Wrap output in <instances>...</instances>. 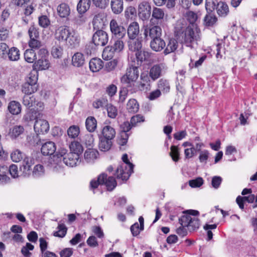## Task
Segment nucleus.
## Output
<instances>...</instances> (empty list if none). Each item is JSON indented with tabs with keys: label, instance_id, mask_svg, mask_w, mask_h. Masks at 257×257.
Instances as JSON below:
<instances>
[{
	"label": "nucleus",
	"instance_id": "1",
	"mask_svg": "<svg viewBox=\"0 0 257 257\" xmlns=\"http://www.w3.org/2000/svg\"><path fill=\"white\" fill-rule=\"evenodd\" d=\"M194 29V28L190 26L186 27L185 30H178L176 28L175 32V36L181 43L186 45L187 47H192V44L200 39L197 28H195L196 31Z\"/></svg>",
	"mask_w": 257,
	"mask_h": 257
},
{
	"label": "nucleus",
	"instance_id": "2",
	"mask_svg": "<svg viewBox=\"0 0 257 257\" xmlns=\"http://www.w3.org/2000/svg\"><path fill=\"white\" fill-rule=\"evenodd\" d=\"M122 160L124 163L117 167L115 175L117 179L126 181L129 178L131 174L133 173L134 165L129 161L126 154L122 155Z\"/></svg>",
	"mask_w": 257,
	"mask_h": 257
},
{
	"label": "nucleus",
	"instance_id": "3",
	"mask_svg": "<svg viewBox=\"0 0 257 257\" xmlns=\"http://www.w3.org/2000/svg\"><path fill=\"white\" fill-rule=\"evenodd\" d=\"M99 185H104L107 190L111 191L116 187L117 183L113 177H108L107 174L102 173L98 176L97 180H92L90 183L91 189L97 188Z\"/></svg>",
	"mask_w": 257,
	"mask_h": 257
},
{
	"label": "nucleus",
	"instance_id": "4",
	"mask_svg": "<svg viewBox=\"0 0 257 257\" xmlns=\"http://www.w3.org/2000/svg\"><path fill=\"white\" fill-rule=\"evenodd\" d=\"M139 75L138 66H132L127 68L125 74L120 78V82L127 88H132L134 86Z\"/></svg>",
	"mask_w": 257,
	"mask_h": 257
},
{
	"label": "nucleus",
	"instance_id": "5",
	"mask_svg": "<svg viewBox=\"0 0 257 257\" xmlns=\"http://www.w3.org/2000/svg\"><path fill=\"white\" fill-rule=\"evenodd\" d=\"M50 65L49 53L47 50L42 48L38 52V58L33 64V68L38 70L48 69Z\"/></svg>",
	"mask_w": 257,
	"mask_h": 257
},
{
	"label": "nucleus",
	"instance_id": "6",
	"mask_svg": "<svg viewBox=\"0 0 257 257\" xmlns=\"http://www.w3.org/2000/svg\"><path fill=\"white\" fill-rule=\"evenodd\" d=\"M111 46L105 47L102 53V56L107 59H111L113 57L115 53L121 52L124 48V43L121 40L122 38H117Z\"/></svg>",
	"mask_w": 257,
	"mask_h": 257
},
{
	"label": "nucleus",
	"instance_id": "7",
	"mask_svg": "<svg viewBox=\"0 0 257 257\" xmlns=\"http://www.w3.org/2000/svg\"><path fill=\"white\" fill-rule=\"evenodd\" d=\"M108 41V36L107 33L102 30H98L93 34L92 43H90L89 45H87V47H91V49L95 50V48L93 47V45L95 46H104L107 43Z\"/></svg>",
	"mask_w": 257,
	"mask_h": 257
},
{
	"label": "nucleus",
	"instance_id": "8",
	"mask_svg": "<svg viewBox=\"0 0 257 257\" xmlns=\"http://www.w3.org/2000/svg\"><path fill=\"white\" fill-rule=\"evenodd\" d=\"M179 223L188 227L190 231L197 230L200 226V220L197 217H192L190 214H183L179 219Z\"/></svg>",
	"mask_w": 257,
	"mask_h": 257
},
{
	"label": "nucleus",
	"instance_id": "9",
	"mask_svg": "<svg viewBox=\"0 0 257 257\" xmlns=\"http://www.w3.org/2000/svg\"><path fill=\"white\" fill-rule=\"evenodd\" d=\"M143 29L144 39L146 41L161 37L162 29L158 26L147 25L143 27Z\"/></svg>",
	"mask_w": 257,
	"mask_h": 257
},
{
	"label": "nucleus",
	"instance_id": "10",
	"mask_svg": "<svg viewBox=\"0 0 257 257\" xmlns=\"http://www.w3.org/2000/svg\"><path fill=\"white\" fill-rule=\"evenodd\" d=\"M110 30L112 37L116 38H123L126 34L124 27L119 25L115 19H112L109 24Z\"/></svg>",
	"mask_w": 257,
	"mask_h": 257
},
{
	"label": "nucleus",
	"instance_id": "11",
	"mask_svg": "<svg viewBox=\"0 0 257 257\" xmlns=\"http://www.w3.org/2000/svg\"><path fill=\"white\" fill-rule=\"evenodd\" d=\"M165 67L163 64L154 65L151 67L148 74L153 81H155L161 77L164 73Z\"/></svg>",
	"mask_w": 257,
	"mask_h": 257
},
{
	"label": "nucleus",
	"instance_id": "12",
	"mask_svg": "<svg viewBox=\"0 0 257 257\" xmlns=\"http://www.w3.org/2000/svg\"><path fill=\"white\" fill-rule=\"evenodd\" d=\"M151 78L147 72H143L140 76V81L138 88L141 91H147L151 87Z\"/></svg>",
	"mask_w": 257,
	"mask_h": 257
},
{
	"label": "nucleus",
	"instance_id": "13",
	"mask_svg": "<svg viewBox=\"0 0 257 257\" xmlns=\"http://www.w3.org/2000/svg\"><path fill=\"white\" fill-rule=\"evenodd\" d=\"M34 128L39 134L47 133L49 130V124L46 120L40 117L35 120Z\"/></svg>",
	"mask_w": 257,
	"mask_h": 257
},
{
	"label": "nucleus",
	"instance_id": "14",
	"mask_svg": "<svg viewBox=\"0 0 257 257\" xmlns=\"http://www.w3.org/2000/svg\"><path fill=\"white\" fill-rule=\"evenodd\" d=\"M72 31L68 26H61L56 31L55 38L59 41H66Z\"/></svg>",
	"mask_w": 257,
	"mask_h": 257
},
{
	"label": "nucleus",
	"instance_id": "15",
	"mask_svg": "<svg viewBox=\"0 0 257 257\" xmlns=\"http://www.w3.org/2000/svg\"><path fill=\"white\" fill-rule=\"evenodd\" d=\"M151 11V7L148 2H142L139 6V16L143 20H146L150 17Z\"/></svg>",
	"mask_w": 257,
	"mask_h": 257
},
{
	"label": "nucleus",
	"instance_id": "16",
	"mask_svg": "<svg viewBox=\"0 0 257 257\" xmlns=\"http://www.w3.org/2000/svg\"><path fill=\"white\" fill-rule=\"evenodd\" d=\"M106 17L103 13H99L96 15L93 19V26L96 31L101 30L105 26Z\"/></svg>",
	"mask_w": 257,
	"mask_h": 257
},
{
	"label": "nucleus",
	"instance_id": "17",
	"mask_svg": "<svg viewBox=\"0 0 257 257\" xmlns=\"http://www.w3.org/2000/svg\"><path fill=\"white\" fill-rule=\"evenodd\" d=\"M41 115L42 116V114L35 109H29L26 111V113L24 115L22 121L27 124L34 120H36L37 118L41 117Z\"/></svg>",
	"mask_w": 257,
	"mask_h": 257
},
{
	"label": "nucleus",
	"instance_id": "18",
	"mask_svg": "<svg viewBox=\"0 0 257 257\" xmlns=\"http://www.w3.org/2000/svg\"><path fill=\"white\" fill-rule=\"evenodd\" d=\"M79 158V155L75 153H69L63 158V161L67 166L73 167L76 166L78 163L80 162Z\"/></svg>",
	"mask_w": 257,
	"mask_h": 257
},
{
	"label": "nucleus",
	"instance_id": "19",
	"mask_svg": "<svg viewBox=\"0 0 257 257\" xmlns=\"http://www.w3.org/2000/svg\"><path fill=\"white\" fill-rule=\"evenodd\" d=\"M140 33V26L138 23L133 22L131 23L127 28V34L128 39L137 38Z\"/></svg>",
	"mask_w": 257,
	"mask_h": 257
},
{
	"label": "nucleus",
	"instance_id": "20",
	"mask_svg": "<svg viewBox=\"0 0 257 257\" xmlns=\"http://www.w3.org/2000/svg\"><path fill=\"white\" fill-rule=\"evenodd\" d=\"M138 65H141L142 63L144 61H149L151 58V53L145 50H143L142 48L139 51L136 52L135 54Z\"/></svg>",
	"mask_w": 257,
	"mask_h": 257
},
{
	"label": "nucleus",
	"instance_id": "21",
	"mask_svg": "<svg viewBox=\"0 0 257 257\" xmlns=\"http://www.w3.org/2000/svg\"><path fill=\"white\" fill-rule=\"evenodd\" d=\"M65 42L70 48H76L79 45L80 38L78 34L72 30Z\"/></svg>",
	"mask_w": 257,
	"mask_h": 257
},
{
	"label": "nucleus",
	"instance_id": "22",
	"mask_svg": "<svg viewBox=\"0 0 257 257\" xmlns=\"http://www.w3.org/2000/svg\"><path fill=\"white\" fill-rule=\"evenodd\" d=\"M56 150L55 144L53 142H47L44 143L41 147V153L45 156L53 155Z\"/></svg>",
	"mask_w": 257,
	"mask_h": 257
},
{
	"label": "nucleus",
	"instance_id": "23",
	"mask_svg": "<svg viewBox=\"0 0 257 257\" xmlns=\"http://www.w3.org/2000/svg\"><path fill=\"white\" fill-rule=\"evenodd\" d=\"M166 46V43L164 40L160 37L159 38L153 39L150 42L151 48L156 52L162 51Z\"/></svg>",
	"mask_w": 257,
	"mask_h": 257
},
{
	"label": "nucleus",
	"instance_id": "24",
	"mask_svg": "<svg viewBox=\"0 0 257 257\" xmlns=\"http://www.w3.org/2000/svg\"><path fill=\"white\" fill-rule=\"evenodd\" d=\"M127 45L129 50L136 52L142 48V40L141 38L128 39Z\"/></svg>",
	"mask_w": 257,
	"mask_h": 257
},
{
	"label": "nucleus",
	"instance_id": "25",
	"mask_svg": "<svg viewBox=\"0 0 257 257\" xmlns=\"http://www.w3.org/2000/svg\"><path fill=\"white\" fill-rule=\"evenodd\" d=\"M99 155L98 151L94 149H88L85 152L84 157L87 163H93Z\"/></svg>",
	"mask_w": 257,
	"mask_h": 257
},
{
	"label": "nucleus",
	"instance_id": "26",
	"mask_svg": "<svg viewBox=\"0 0 257 257\" xmlns=\"http://www.w3.org/2000/svg\"><path fill=\"white\" fill-rule=\"evenodd\" d=\"M99 149L101 151L106 152L109 150L112 146V143L111 140L101 137L99 135Z\"/></svg>",
	"mask_w": 257,
	"mask_h": 257
},
{
	"label": "nucleus",
	"instance_id": "27",
	"mask_svg": "<svg viewBox=\"0 0 257 257\" xmlns=\"http://www.w3.org/2000/svg\"><path fill=\"white\" fill-rule=\"evenodd\" d=\"M115 129L110 125L104 126L101 131V137L113 140L115 136Z\"/></svg>",
	"mask_w": 257,
	"mask_h": 257
},
{
	"label": "nucleus",
	"instance_id": "28",
	"mask_svg": "<svg viewBox=\"0 0 257 257\" xmlns=\"http://www.w3.org/2000/svg\"><path fill=\"white\" fill-rule=\"evenodd\" d=\"M58 15L62 18H67L70 14L69 6L66 3H61L57 8Z\"/></svg>",
	"mask_w": 257,
	"mask_h": 257
},
{
	"label": "nucleus",
	"instance_id": "29",
	"mask_svg": "<svg viewBox=\"0 0 257 257\" xmlns=\"http://www.w3.org/2000/svg\"><path fill=\"white\" fill-rule=\"evenodd\" d=\"M110 6L113 14L115 15L119 14L123 9V0H111Z\"/></svg>",
	"mask_w": 257,
	"mask_h": 257
},
{
	"label": "nucleus",
	"instance_id": "30",
	"mask_svg": "<svg viewBox=\"0 0 257 257\" xmlns=\"http://www.w3.org/2000/svg\"><path fill=\"white\" fill-rule=\"evenodd\" d=\"M84 55L80 52L75 53L72 57V64L74 66L80 67L85 63Z\"/></svg>",
	"mask_w": 257,
	"mask_h": 257
},
{
	"label": "nucleus",
	"instance_id": "31",
	"mask_svg": "<svg viewBox=\"0 0 257 257\" xmlns=\"http://www.w3.org/2000/svg\"><path fill=\"white\" fill-rule=\"evenodd\" d=\"M103 66V62L99 58H93L89 62V68L92 72H97Z\"/></svg>",
	"mask_w": 257,
	"mask_h": 257
},
{
	"label": "nucleus",
	"instance_id": "32",
	"mask_svg": "<svg viewBox=\"0 0 257 257\" xmlns=\"http://www.w3.org/2000/svg\"><path fill=\"white\" fill-rule=\"evenodd\" d=\"M85 123L86 128L89 133L94 132L97 128V120L94 116L87 117Z\"/></svg>",
	"mask_w": 257,
	"mask_h": 257
},
{
	"label": "nucleus",
	"instance_id": "33",
	"mask_svg": "<svg viewBox=\"0 0 257 257\" xmlns=\"http://www.w3.org/2000/svg\"><path fill=\"white\" fill-rule=\"evenodd\" d=\"M212 12H207L204 18V24L205 26L212 27L217 21V18Z\"/></svg>",
	"mask_w": 257,
	"mask_h": 257
},
{
	"label": "nucleus",
	"instance_id": "34",
	"mask_svg": "<svg viewBox=\"0 0 257 257\" xmlns=\"http://www.w3.org/2000/svg\"><path fill=\"white\" fill-rule=\"evenodd\" d=\"M91 4L90 0H80L77 6V10L80 14H84L88 11Z\"/></svg>",
	"mask_w": 257,
	"mask_h": 257
},
{
	"label": "nucleus",
	"instance_id": "35",
	"mask_svg": "<svg viewBox=\"0 0 257 257\" xmlns=\"http://www.w3.org/2000/svg\"><path fill=\"white\" fill-rule=\"evenodd\" d=\"M8 110L13 115H17L21 112V105L16 101H11L8 105Z\"/></svg>",
	"mask_w": 257,
	"mask_h": 257
},
{
	"label": "nucleus",
	"instance_id": "36",
	"mask_svg": "<svg viewBox=\"0 0 257 257\" xmlns=\"http://www.w3.org/2000/svg\"><path fill=\"white\" fill-rule=\"evenodd\" d=\"M216 11L219 17H225L229 13V8L226 3L221 2L217 4Z\"/></svg>",
	"mask_w": 257,
	"mask_h": 257
},
{
	"label": "nucleus",
	"instance_id": "37",
	"mask_svg": "<svg viewBox=\"0 0 257 257\" xmlns=\"http://www.w3.org/2000/svg\"><path fill=\"white\" fill-rule=\"evenodd\" d=\"M126 109L130 113H135L139 111V104L135 99H131L126 104Z\"/></svg>",
	"mask_w": 257,
	"mask_h": 257
},
{
	"label": "nucleus",
	"instance_id": "38",
	"mask_svg": "<svg viewBox=\"0 0 257 257\" xmlns=\"http://www.w3.org/2000/svg\"><path fill=\"white\" fill-rule=\"evenodd\" d=\"M178 47V42L174 39L171 38L169 39L166 49L164 51V53L165 55L169 54L172 52H174Z\"/></svg>",
	"mask_w": 257,
	"mask_h": 257
},
{
	"label": "nucleus",
	"instance_id": "39",
	"mask_svg": "<svg viewBox=\"0 0 257 257\" xmlns=\"http://www.w3.org/2000/svg\"><path fill=\"white\" fill-rule=\"evenodd\" d=\"M12 61H18L20 59V51L16 47H12L9 49L8 57Z\"/></svg>",
	"mask_w": 257,
	"mask_h": 257
},
{
	"label": "nucleus",
	"instance_id": "40",
	"mask_svg": "<svg viewBox=\"0 0 257 257\" xmlns=\"http://www.w3.org/2000/svg\"><path fill=\"white\" fill-rule=\"evenodd\" d=\"M24 128L21 125H15L10 131V136L12 139H16L24 133Z\"/></svg>",
	"mask_w": 257,
	"mask_h": 257
},
{
	"label": "nucleus",
	"instance_id": "41",
	"mask_svg": "<svg viewBox=\"0 0 257 257\" xmlns=\"http://www.w3.org/2000/svg\"><path fill=\"white\" fill-rule=\"evenodd\" d=\"M158 89L164 93L169 92L170 87L169 81L164 79H161L158 82Z\"/></svg>",
	"mask_w": 257,
	"mask_h": 257
},
{
	"label": "nucleus",
	"instance_id": "42",
	"mask_svg": "<svg viewBox=\"0 0 257 257\" xmlns=\"http://www.w3.org/2000/svg\"><path fill=\"white\" fill-rule=\"evenodd\" d=\"M25 60L28 63H33L37 57L35 51L32 49H27L24 53Z\"/></svg>",
	"mask_w": 257,
	"mask_h": 257
},
{
	"label": "nucleus",
	"instance_id": "43",
	"mask_svg": "<svg viewBox=\"0 0 257 257\" xmlns=\"http://www.w3.org/2000/svg\"><path fill=\"white\" fill-rule=\"evenodd\" d=\"M71 153L76 154L80 156L83 151V148L81 144L77 141L72 142L69 146Z\"/></svg>",
	"mask_w": 257,
	"mask_h": 257
},
{
	"label": "nucleus",
	"instance_id": "44",
	"mask_svg": "<svg viewBox=\"0 0 257 257\" xmlns=\"http://www.w3.org/2000/svg\"><path fill=\"white\" fill-rule=\"evenodd\" d=\"M107 116L111 118H115L118 115L117 107L111 103H107L106 105Z\"/></svg>",
	"mask_w": 257,
	"mask_h": 257
},
{
	"label": "nucleus",
	"instance_id": "45",
	"mask_svg": "<svg viewBox=\"0 0 257 257\" xmlns=\"http://www.w3.org/2000/svg\"><path fill=\"white\" fill-rule=\"evenodd\" d=\"M38 88L35 85H32L29 83H25L22 85V90L25 94H31L37 91Z\"/></svg>",
	"mask_w": 257,
	"mask_h": 257
},
{
	"label": "nucleus",
	"instance_id": "46",
	"mask_svg": "<svg viewBox=\"0 0 257 257\" xmlns=\"http://www.w3.org/2000/svg\"><path fill=\"white\" fill-rule=\"evenodd\" d=\"M165 16L164 11L160 8H154L152 12V17L158 21L162 22Z\"/></svg>",
	"mask_w": 257,
	"mask_h": 257
},
{
	"label": "nucleus",
	"instance_id": "47",
	"mask_svg": "<svg viewBox=\"0 0 257 257\" xmlns=\"http://www.w3.org/2000/svg\"><path fill=\"white\" fill-rule=\"evenodd\" d=\"M58 231L53 232V235L59 237H63L65 236L67 228L64 224H59L57 227Z\"/></svg>",
	"mask_w": 257,
	"mask_h": 257
},
{
	"label": "nucleus",
	"instance_id": "48",
	"mask_svg": "<svg viewBox=\"0 0 257 257\" xmlns=\"http://www.w3.org/2000/svg\"><path fill=\"white\" fill-rule=\"evenodd\" d=\"M186 18L187 21L191 25V26L193 28H196L194 24L198 19L197 14L192 11H189L186 13Z\"/></svg>",
	"mask_w": 257,
	"mask_h": 257
},
{
	"label": "nucleus",
	"instance_id": "49",
	"mask_svg": "<svg viewBox=\"0 0 257 257\" xmlns=\"http://www.w3.org/2000/svg\"><path fill=\"white\" fill-rule=\"evenodd\" d=\"M45 170L43 166L41 164L36 165L32 171V175L35 178L39 177L44 174Z\"/></svg>",
	"mask_w": 257,
	"mask_h": 257
},
{
	"label": "nucleus",
	"instance_id": "50",
	"mask_svg": "<svg viewBox=\"0 0 257 257\" xmlns=\"http://www.w3.org/2000/svg\"><path fill=\"white\" fill-rule=\"evenodd\" d=\"M30 38H40L38 28L34 24L31 25L28 30Z\"/></svg>",
	"mask_w": 257,
	"mask_h": 257
},
{
	"label": "nucleus",
	"instance_id": "51",
	"mask_svg": "<svg viewBox=\"0 0 257 257\" xmlns=\"http://www.w3.org/2000/svg\"><path fill=\"white\" fill-rule=\"evenodd\" d=\"M24 154L20 150L17 149L12 152L11 157L13 162H19L24 158Z\"/></svg>",
	"mask_w": 257,
	"mask_h": 257
},
{
	"label": "nucleus",
	"instance_id": "52",
	"mask_svg": "<svg viewBox=\"0 0 257 257\" xmlns=\"http://www.w3.org/2000/svg\"><path fill=\"white\" fill-rule=\"evenodd\" d=\"M51 54L55 58H60L63 54V48L59 45L53 46L51 50Z\"/></svg>",
	"mask_w": 257,
	"mask_h": 257
},
{
	"label": "nucleus",
	"instance_id": "53",
	"mask_svg": "<svg viewBox=\"0 0 257 257\" xmlns=\"http://www.w3.org/2000/svg\"><path fill=\"white\" fill-rule=\"evenodd\" d=\"M40 38H30L29 46L32 49H40L42 46V43L39 40Z\"/></svg>",
	"mask_w": 257,
	"mask_h": 257
},
{
	"label": "nucleus",
	"instance_id": "54",
	"mask_svg": "<svg viewBox=\"0 0 257 257\" xmlns=\"http://www.w3.org/2000/svg\"><path fill=\"white\" fill-rule=\"evenodd\" d=\"M34 100L35 98L33 96H31L30 94H26L23 97V103L28 108H30L33 106Z\"/></svg>",
	"mask_w": 257,
	"mask_h": 257
},
{
	"label": "nucleus",
	"instance_id": "55",
	"mask_svg": "<svg viewBox=\"0 0 257 257\" xmlns=\"http://www.w3.org/2000/svg\"><path fill=\"white\" fill-rule=\"evenodd\" d=\"M39 25L42 28H46L50 25V20L46 15H42L39 17Z\"/></svg>",
	"mask_w": 257,
	"mask_h": 257
},
{
	"label": "nucleus",
	"instance_id": "56",
	"mask_svg": "<svg viewBox=\"0 0 257 257\" xmlns=\"http://www.w3.org/2000/svg\"><path fill=\"white\" fill-rule=\"evenodd\" d=\"M79 128L76 125L71 126L67 131V134L69 137L71 138H76L79 134Z\"/></svg>",
	"mask_w": 257,
	"mask_h": 257
},
{
	"label": "nucleus",
	"instance_id": "57",
	"mask_svg": "<svg viewBox=\"0 0 257 257\" xmlns=\"http://www.w3.org/2000/svg\"><path fill=\"white\" fill-rule=\"evenodd\" d=\"M170 155L174 161L177 162L179 160L180 153L179 149L177 146H172L171 147Z\"/></svg>",
	"mask_w": 257,
	"mask_h": 257
},
{
	"label": "nucleus",
	"instance_id": "58",
	"mask_svg": "<svg viewBox=\"0 0 257 257\" xmlns=\"http://www.w3.org/2000/svg\"><path fill=\"white\" fill-rule=\"evenodd\" d=\"M9 46L5 43H0V56L6 59L8 57V53L9 52Z\"/></svg>",
	"mask_w": 257,
	"mask_h": 257
},
{
	"label": "nucleus",
	"instance_id": "59",
	"mask_svg": "<svg viewBox=\"0 0 257 257\" xmlns=\"http://www.w3.org/2000/svg\"><path fill=\"white\" fill-rule=\"evenodd\" d=\"M217 0H205V9L207 12H212L215 8Z\"/></svg>",
	"mask_w": 257,
	"mask_h": 257
},
{
	"label": "nucleus",
	"instance_id": "60",
	"mask_svg": "<svg viewBox=\"0 0 257 257\" xmlns=\"http://www.w3.org/2000/svg\"><path fill=\"white\" fill-rule=\"evenodd\" d=\"M203 183V180L201 177H198L195 179L191 180L189 181V185L192 188L200 187Z\"/></svg>",
	"mask_w": 257,
	"mask_h": 257
},
{
	"label": "nucleus",
	"instance_id": "61",
	"mask_svg": "<svg viewBox=\"0 0 257 257\" xmlns=\"http://www.w3.org/2000/svg\"><path fill=\"white\" fill-rule=\"evenodd\" d=\"M131 133L120 132V139L119 140V144L121 146L126 145L129 136L131 135Z\"/></svg>",
	"mask_w": 257,
	"mask_h": 257
},
{
	"label": "nucleus",
	"instance_id": "62",
	"mask_svg": "<svg viewBox=\"0 0 257 257\" xmlns=\"http://www.w3.org/2000/svg\"><path fill=\"white\" fill-rule=\"evenodd\" d=\"M93 4L97 8L105 9L109 4V0H92Z\"/></svg>",
	"mask_w": 257,
	"mask_h": 257
},
{
	"label": "nucleus",
	"instance_id": "63",
	"mask_svg": "<svg viewBox=\"0 0 257 257\" xmlns=\"http://www.w3.org/2000/svg\"><path fill=\"white\" fill-rule=\"evenodd\" d=\"M133 126L134 125H132L131 122L124 121L120 125V132L130 133V130Z\"/></svg>",
	"mask_w": 257,
	"mask_h": 257
},
{
	"label": "nucleus",
	"instance_id": "64",
	"mask_svg": "<svg viewBox=\"0 0 257 257\" xmlns=\"http://www.w3.org/2000/svg\"><path fill=\"white\" fill-rule=\"evenodd\" d=\"M107 100L104 98L97 99L93 101L92 103L93 106L96 109L103 107L104 105H106Z\"/></svg>",
	"mask_w": 257,
	"mask_h": 257
}]
</instances>
